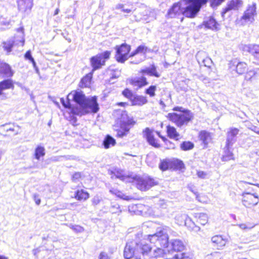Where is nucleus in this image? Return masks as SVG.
Returning a JSON list of instances; mask_svg holds the SVG:
<instances>
[{
  "instance_id": "obj_1",
  "label": "nucleus",
  "mask_w": 259,
  "mask_h": 259,
  "mask_svg": "<svg viewBox=\"0 0 259 259\" xmlns=\"http://www.w3.org/2000/svg\"><path fill=\"white\" fill-rule=\"evenodd\" d=\"M63 106L73 114L81 116L88 113H96L99 108L96 97L87 98L81 92L73 91L67 96V100L61 99Z\"/></svg>"
},
{
  "instance_id": "obj_2",
  "label": "nucleus",
  "mask_w": 259,
  "mask_h": 259,
  "mask_svg": "<svg viewBox=\"0 0 259 259\" xmlns=\"http://www.w3.org/2000/svg\"><path fill=\"white\" fill-rule=\"evenodd\" d=\"M207 2V0H180L173 4L168 10L166 16L172 18L183 15L187 18H193Z\"/></svg>"
},
{
  "instance_id": "obj_3",
  "label": "nucleus",
  "mask_w": 259,
  "mask_h": 259,
  "mask_svg": "<svg viewBox=\"0 0 259 259\" xmlns=\"http://www.w3.org/2000/svg\"><path fill=\"white\" fill-rule=\"evenodd\" d=\"M150 242L163 247L169 246L172 250L177 252L183 251L185 248L183 242L179 239H171L168 242L167 234L162 230L148 236Z\"/></svg>"
},
{
  "instance_id": "obj_4",
  "label": "nucleus",
  "mask_w": 259,
  "mask_h": 259,
  "mask_svg": "<svg viewBox=\"0 0 259 259\" xmlns=\"http://www.w3.org/2000/svg\"><path fill=\"white\" fill-rule=\"evenodd\" d=\"M149 250V248L145 241L132 240L126 243L123 256L126 259H147L145 258L144 256L147 254Z\"/></svg>"
},
{
  "instance_id": "obj_5",
  "label": "nucleus",
  "mask_w": 259,
  "mask_h": 259,
  "mask_svg": "<svg viewBox=\"0 0 259 259\" xmlns=\"http://www.w3.org/2000/svg\"><path fill=\"white\" fill-rule=\"evenodd\" d=\"M131 182L136 185L138 189L144 191H147L158 184L157 181L149 176H136L132 178Z\"/></svg>"
},
{
  "instance_id": "obj_6",
  "label": "nucleus",
  "mask_w": 259,
  "mask_h": 259,
  "mask_svg": "<svg viewBox=\"0 0 259 259\" xmlns=\"http://www.w3.org/2000/svg\"><path fill=\"white\" fill-rule=\"evenodd\" d=\"M168 119L178 126L186 125L191 120L192 115L189 111H183L180 113H170L167 115Z\"/></svg>"
},
{
  "instance_id": "obj_7",
  "label": "nucleus",
  "mask_w": 259,
  "mask_h": 259,
  "mask_svg": "<svg viewBox=\"0 0 259 259\" xmlns=\"http://www.w3.org/2000/svg\"><path fill=\"white\" fill-rule=\"evenodd\" d=\"M110 54V52L107 51L92 57L91 58V63L93 68V71L101 68L104 65L106 61L109 58Z\"/></svg>"
},
{
  "instance_id": "obj_8",
  "label": "nucleus",
  "mask_w": 259,
  "mask_h": 259,
  "mask_svg": "<svg viewBox=\"0 0 259 259\" xmlns=\"http://www.w3.org/2000/svg\"><path fill=\"white\" fill-rule=\"evenodd\" d=\"M116 59L117 62L123 63L128 59V55L131 50V46L126 44L115 47Z\"/></svg>"
},
{
  "instance_id": "obj_9",
  "label": "nucleus",
  "mask_w": 259,
  "mask_h": 259,
  "mask_svg": "<svg viewBox=\"0 0 259 259\" xmlns=\"http://www.w3.org/2000/svg\"><path fill=\"white\" fill-rule=\"evenodd\" d=\"M147 246L149 248V250L148 251L147 254L144 256L145 258L174 259V256L172 257H167L164 250L159 247L153 249L149 244H147Z\"/></svg>"
},
{
  "instance_id": "obj_10",
  "label": "nucleus",
  "mask_w": 259,
  "mask_h": 259,
  "mask_svg": "<svg viewBox=\"0 0 259 259\" xmlns=\"http://www.w3.org/2000/svg\"><path fill=\"white\" fill-rule=\"evenodd\" d=\"M243 205L246 207H251L257 205L259 202L258 196L256 193L244 192L242 194Z\"/></svg>"
},
{
  "instance_id": "obj_11",
  "label": "nucleus",
  "mask_w": 259,
  "mask_h": 259,
  "mask_svg": "<svg viewBox=\"0 0 259 259\" xmlns=\"http://www.w3.org/2000/svg\"><path fill=\"white\" fill-rule=\"evenodd\" d=\"M243 2L242 0H230L228 1L226 7L223 9L221 13L222 17L225 18V15L227 13H229V15H231V11H238L243 6Z\"/></svg>"
},
{
  "instance_id": "obj_12",
  "label": "nucleus",
  "mask_w": 259,
  "mask_h": 259,
  "mask_svg": "<svg viewBox=\"0 0 259 259\" xmlns=\"http://www.w3.org/2000/svg\"><path fill=\"white\" fill-rule=\"evenodd\" d=\"M256 4H252L251 5H249L247 9L244 12V14L241 18V21L242 23L247 22H252L254 19V16L256 15Z\"/></svg>"
},
{
  "instance_id": "obj_13",
  "label": "nucleus",
  "mask_w": 259,
  "mask_h": 259,
  "mask_svg": "<svg viewBox=\"0 0 259 259\" xmlns=\"http://www.w3.org/2000/svg\"><path fill=\"white\" fill-rule=\"evenodd\" d=\"M244 52H249L256 61H259V45L250 44L242 46Z\"/></svg>"
},
{
  "instance_id": "obj_14",
  "label": "nucleus",
  "mask_w": 259,
  "mask_h": 259,
  "mask_svg": "<svg viewBox=\"0 0 259 259\" xmlns=\"http://www.w3.org/2000/svg\"><path fill=\"white\" fill-rule=\"evenodd\" d=\"M14 88L13 81L12 79H7L0 82V99H4L6 98V94L3 91L5 90L12 89Z\"/></svg>"
},
{
  "instance_id": "obj_15",
  "label": "nucleus",
  "mask_w": 259,
  "mask_h": 259,
  "mask_svg": "<svg viewBox=\"0 0 259 259\" xmlns=\"http://www.w3.org/2000/svg\"><path fill=\"white\" fill-rule=\"evenodd\" d=\"M238 133L239 130L236 128H231L228 132L226 141V147L228 149L236 142V136L238 134Z\"/></svg>"
},
{
  "instance_id": "obj_16",
  "label": "nucleus",
  "mask_w": 259,
  "mask_h": 259,
  "mask_svg": "<svg viewBox=\"0 0 259 259\" xmlns=\"http://www.w3.org/2000/svg\"><path fill=\"white\" fill-rule=\"evenodd\" d=\"M135 123L136 122L133 119L128 116L126 111H122L121 112L120 124H122L123 128H126L125 125L133 126Z\"/></svg>"
},
{
  "instance_id": "obj_17",
  "label": "nucleus",
  "mask_w": 259,
  "mask_h": 259,
  "mask_svg": "<svg viewBox=\"0 0 259 259\" xmlns=\"http://www.w3.org/2000/svg\"><path fill=\"white\" fill-rule=\"evenodd\" d=\"M206 56V53L203 51L198 52L196 55V59L199 64H202L206 67H209L212 63L210 58L205 57Z\"/></svg>"
},
{
  "instance_id": "obj_18",
  "label": "nucleus",
  "mask_w": 259,
  "mask_h": 259,
  "mask_svg": "<svg viewBox=\"0 0 259 259\" xmlns=\"http://www.w3.org/2000/svg\"><path fill=\"white\" fill-rule=\"evenodd\" d=\"M15 125L11 123L0 125V134L6 136L5 133L13 132H15L14 135H16L18 134L19 132L15 129Z\"/></svg>"
},
{
  "instance_id": "obj_19",
  "label": "nucleus",
  "mask_w": 259,
  "mask_h": 259,
  "mask_svg": "<svg viewBox=\"0 0 259 259\" xmlns=\"http://www.w3.org/2000/svg\"><path fill=\"white\" fill-rule=\"evenodd\" d=\"M140 73L142 74H146L149 76H153L156 77H159L160 74L157 71L156 67L154 65H151L149 67H145L140 70Z\"/></svg>"
},
{
  "instance_id": "obj_20",
  "label": "nucleus",
  "mask_w": 259,
  "mask_h": 259,
  "mask_svg": "<svg viewBox=\"0 0 259 259\" xmlns=\"http://www.w3.org/2000/svg\"><path fill=\"white\" fill-rule=\"evenodd\" d=\"M111 178L113 179V177H115L116 178L119 179L125 182H131L130 180L131 178L126 176L124 171L121 169H115L114 171H111L110 172Z\"/></svg>"
},
{
  "instance_id": "obj_21",
  "label": "nucleus",
  "mask_w": 259,
  "mask_h": 259,
  "mask_svg": "<svg viewBox=\"0 0 259 259\" xmlns=\"http://www.w3.org/2000/svg\"><path fill=\"white\" fill-rule=\"evenodd\" d=\"M0 72L6 77H11L13 76L14 71L11 67L7 63H3L0 66Z\"/></svg>"
},
{
  "instance_id": "obj_22",
  "label": "nucleus",
  "mask_w": 259,
  "mask_h": 259,
  "mask_svg": "<svg viewBox=\"0 0 259 259\" xmlns=\"http://www.w3.org/2000/svg\"><path fill=\"white\" fill-rule=\"evenodd\" d=\"M17 4L18 9L22 12L30 9L32 6V0H17Z\"/></svg>"
},
{
  "instance_id": "obj_23",
  "label": "nucleus",
  "mask_w": 259,
  "mask_h": 259,
  "mask_svg": "<svg viewBox=\"0 0 259 259\" xmlns=\"http://www.w3.org/2000/svg\"><path fill=\"white\" fill-rule=\"evenodd\" d=\"M211 241L214 246L220 249L225 246L227 240L224 239L222 236L215 235L211 238Z\"/></svg>"
},
{
  "instance_id": "obj_24",
  "label": "nucleus",
  "mask_w": 259,
  "mask_h": 259,
  "mask_svg": "<svg viewBox=\"0 0 259 259\" xmlns=\"http://www.w3.org/2000/svg\"><path fill=\"white\" fill-rule=\"evenodd\" d=\"M130 83L135 87L141 88L148 84L146 78L142 76L139 78L132 79L130 80Z\"/></svg>"
},
{
  "instance_id": "obj_25",
  "label": "nucleus",
  "mask_w": 259,
  "mask_h": 259,
  "mask_svg": "<svg viewBox=\"0 0 259 259\" xmlns=\"http://www.w3.org/2000/svg\"><path fill=\"white\" fill-rule=\"evenodd\" d=\"M145 133L147 140L151 145L155 147H159V144L157 143L149 128H146L145 131Z\"/></svg>"
},
{
  "instance_id": "obj_26",
  "label": "nucleus",
  "mask_w": 259,
  "mask_h": 259,
  "mask_svg": "<svg viewBox=\"0 0 259 259\" xmlns=\"http://www.w3.org/2000/svg\"><path fill=\"white\" fill-rule=\"evenodd\" d=\"M203 24L205 27L212 30H217L219 25L215 20L212 17H209L208 20L204 21Z\"/></svg>"
},
{
  "instance_id": "obj_27",
  "label": "nucleus",
  "mask_w": 259,
  "mask_h": 259,
  "mask_svg": "<svg viewBox=\"0 0 259 259\" xmlns=\"http://www.w3.org/2000/svg\"><path fill=\"white\" fill-rule=\"evenodd\" d=\"M133 105L141 106L147 102L146 98L141 96H135L131 100Z\"/></svg>"
},
{
  "instance_id": "obj_28",
  "label": "nucleus",
  "mask_w": 259,
  "mask_h": 259,
  "mask_svg": "<svg viewBox=\"0 0 259 259\" xmlns=\"http://www.w3.org/2000/svg\"><path fill=\"white\" fill-rule=\"evenodd\" d=\"M89 194L87 191L81 189L77 190L75 193V198L78 200H86L89 198Z\"/></svg>"
},
{
  "instance_id": "obj_29",
  "label": "nucleus",
  "mask_w": 259,
  "mask_h": 259,
  "mask_svg": "<svg viewBox=\"0 0 259 259\" xmlns=\"http://www.w3.org/2000/svg\"><path fill=\"white\" fill-rule=\"evenodd\" d=\"M199 138L200 140L205 145L208 144L211 140V138L209 133L205 131H201L200 133Z\"/></svg>"
},
{
  "instance_id": "obj_30",
  "label": "nucleus",
  "mask_w": 259,
  "mask_h": 259,
  "mask_svg": "<svg viewBox=\"0 0 259 259\" xmlns=\"http://www.w3.org/2000/svg\"><path fill=\"white\" fill-rule=\"evenodd\" d=\"M197 222L202 225H205L208 222V216L205 213H197L195 214Z\"/></svg>"
},
{
  "instance_id": "obj_31",
  "label": "nucleus",
  "mask_w": 259,
  "mask_h": 259,
  "mask_svg": "<svg viewBox=\"0 0 259 259\" xmlns=\"http://www.w3.org/2000/svg\"><path fill=\"white\" fill-rule=\"evenodd\" d=\"M92 73H89L84 76L81 80L80 87L81 88L88 87L90 85L91 79L92 78Z\"/></svg>"
},
{
  "instance_id": "obj_32",
  "label": "nucleus",
  "mask_w": 259,
  "mask_h": 259,
  "mask_svg": "<svg viewBox=\"0 0 259 259\" xmlns=\"http://www.w3.org/2000/svg\"><path fill=\"white\" fill-rule=\"evenodd\" d=\"M115 144V140L110 135L106 136L103 141V145L106 149L109 148L111 146H114Z\"/></svg>"
},
{
  "instance_id": "obj_33",
  "label": "nucleus",
  "mask_w": 259,
  "mask_h": 259,
  "mask_svg": "<svg viewBox=\"0 0 259 259\" xmlns=\"http://www.w3.org/2000/svg\"><path fill=\"white\" fill-rule=\"evenodd\" d=\"M167 133L168 137L171 139H178L179 134L177 132L176 129L170 125L167 126Z\"/></svg>"
},
{
  "instance_id": "obj_34",
  "label": "nucleus",
  "mask_w": 259,
  "mask_h": 259,
  "mask_svg": "<svg viewBox=\"0 0 259 259\" xmlns=\"http://www.w3.org/2000/svg\"><path fill=\"white\" fill-rule=\"evenodd\" d=\"M126 128H124L122 127V124H120V129L117 131V135L120 138H122L125 136L128 133L130 129L132 126H125Z\"/></svg>"
},
{
  "instance_id": "obj_35",
  "label": "nucleus",
  "mask_w": 259,
  "mask_h": 259,
  "mask_svg": "<svg viewBox=\"0 0 259 259\" xmlns=\"http://www.w3.org/2000/svg\"><path fill=\"white\" fill-rule=\"evenodd\" d=\"M236 72L239 74H242L247 69V65L245 62H239L236 65Z\"/></svg>"
},
{
  "instance_id": "obj_36",
  "label": "nucleus",
  "mask_w": 259,
  "mask_h": 259,
  "mask_svg": "<svg viewBox=\"0 0 259 259\" xmlns=\"http://www.w3.org/2000/svg\"><path fill=\"white\" fill-rule=\"evenodd\" d=\"M14 41L13 39L7 40L3 42V47L7 52L8 54L12 51V48L14 46Z\"/></svg>"
},
{
  "instance_id": "obj_37",
  "label": "nucleus",
  "mask_w": 259,
  "mask_h": 259,
  "mask_svg": "<svg viewBox=\"0 0 259 259\" xmlns=\"http://www.w3.org/2000/svg\"><path fill=\"white\" fill-rule=\"evenodd\" d=\"M148 50V48L144 45L139 46L137 49L132 52L129 57H133L139 53L145 54Z\"/></svg>"
},
{
  "instance_id": "obj_38",
  "label": "nucleus",
  "mask_w": 259,
  "mask_h": 259,
  "mask_svg": "<svg viewBox=\"0 0 259 259\" xmlns=\"http://www.w3.org/2000/svg\"><path fill=\"white\" fill-rule=\"evenodd\" d=\"M45 155V149L41 146H38L35 150V157L39 160L40 157Z\"/></svg>"
},
{
  "instance_id": "obj_39",
  "label": "nucleus",
  "mask_w": 259,
  "mask_h": 259,
  "mask_svg": "<svg viewBox=\"0 0 259 259\" xmlns=\"http://www.w3.org/2000/svg\"><path fill=\"white\" fill-rule=\"evenodd\" d=\"M227 150L225 151V154L222 157V160L224 161H227L231 159H233V153L229 151V148L226 146Z\"/></svg>"
},
{
  "instance_id": "obj_40",
  "label": "nucleus",
  "mask_w": 259,
  "mask_h": 259,
  "mask_svg": "<svg viewBox=\"0 0 259 259\" xmlns=\"http://www.w3.org/2000/svg\"><path fill=\"white\" fill-rule=\"evenodd\" d=\"M194 144L190 142H184L181 144V148L183 150L186 151L192 149Z\"/></svg>"
},
{
  "instance_id": "obj_41",
  "label": "nucleus",
  "mask_w": 259,
  "mask_h": 259,
  "mask_svg": "<svg viewBox=\"0 0 259 259\" xmlns=\"http://www.w3.org/2000/svg\"><path fill=\"white\" fill-rule=\"evenodd\" d=\"M156 90L155 85H151L149 88L146 89V93L149 95L150 97H154L155 96V92Z\"/></svg>"
},
{
  "instance_id": "obj_42",
  "label": "nucleus",
  "mask_w": 259,
  "mask_h": 259,
  "mask_svg": "<svg viewBox=\"0 0 259 259\" xmlns=\"http://www.w3.org/2000/svg\"><path fill=\"white\" fill-rule=\"evenodd\" d=\"M122 94L123 95L126 97L127 98L129 99L131 101L132 100V99H133V97L134 96V95H133L132 92L127 89H125L123 92H122Z\"/></svg>"
},
{
  "instance_id": "obj_43",
  "label": "nucleus",
  "mask_w": 259,
  "mask_h": 259,
  "mask_svg": "<svg viewBox=\"0 0 259 259\" xmlns=\"http://www.w3.org/2000/svg\"><path fill=\"white\" fill-rule=\"evenodd\" d=\"M206 259H221V254L218 252H214L210 254L207 255Z\"/></svg>"
},
{
  "instance_id": "obj_44",
  "label": "nucleus",
  "mask_w": 259,
  "mask_h": 259,
  "mask_svg": "<svg viewBox=\"0 0 259 259\" xmlns=\"http://www.w3.org/2000/svg\"><path fill=\"white\" fill-rule=\"evenodd\" d=\"M70 228L76 233H81L84 231L83 228L79 225H71Z\"/></svg>"
},
{
  "instance_id": "obj_45",
  "label": "nucleus",
  "mask_w": 259,
  "mask_h": 259,
  "mask_svg": "<svg viewBox=\"0 0 259 259\" xmlns=\"http://www.w3.org/2000/svg\"><path fill=\"white\" fill-rule=\"evenodd\" d=\"M169 163L166 160L161 161L159 165V167L162 170H165L168 168Z\"/></svg>"
},
{
  "instance_id": "obj_46",
  "label": "nucleus",
  "mask_w": 259,
  "mask_h": 259,
  "mask_svg": "<svg viewBox=\"0 0 259 259\" xmlns=\"http://www.w3.org/2000/svg\"><path fill=\"white\" fill-rule=\"evenodd\" d=\"M174 259H191L186 256V254L184 253H177L174 255Z\"/></svg>"
},
{
  "instance_id": "obj_47",
  "label": "nucleus",
  "mask_w": 259,
  "mask_h": 259,
  "mask_svg": "<svg viewBox=\"0 0 259 259\" xmlns=\"http://www.w3.org/2000/svg\"><path fill=\"white\" fill-rule=\"evenodd\" d=\"M225 0H210V6L212 8H215L220 5Z\"/></svg>"
},
{
  "instance_id": "obj_48",
  "label": "nucleus",
  "mask_w": 259,
  "mask_h": 259,
  "mask_svg": "<svg viewBox=\"0 0 259 259\" xmlns=\"http://www.w3.org/2000/svg\"><path fill=\"white\" fill-rule=\"evenodd\" d=\"M256 73L253 70H250L248 71L245 76V78L247 80H251L252 77L255 76Z\"/></svg>"
},
{
  "instance_id": "obj_49",
  "label": "nucleus",
  "mask_w": 259,
  "mask_h": 259,
  "mask_svg": "<svg viewBox=\"0 0 259 259\" xmlns=\"http://www.w3.org/2000/svg\"><path fill=\"white\" fill-rule=\"evenodd\" d=\"M185 215L179 214L175 217V220L178 221V223L181 224L185 220Z\"/></svg>"
},
{
  "instance_id": "obj_50",
  "label": "nucleus",
  "mask_w": 259,
  "mask_h": 259,
  "mask_svg": "<svg viewBox=\"0 0 259 259\" xmlns=\"http://www.w3.org/2000/svg\"><path fill=\"white\" fill-rule=\"evenodd\" d=\"M101 201V198L99 196H95L92 200V204L94 205H98Z\"/></svg>"
},
{
  "instance_id": "obj_51",
  "label": "nucleus",
  "mask_w": 259,
  "mask_h": 259,
  "mask_svg": "<svg viewBox=\"0 0 259 259\" xmlns=\"http://www.w3.org/2000/svg\"><path fill=\"white\" fill-rule=\"evenodd\" d=\"M33 198L36 204L37 205H39L41 202V200L39 197V195L37 194H34L33 195Z\"/></svg>"
},
{
  "instance_id": "obj_52",
  "label": "nucleus",
  "mask_w": 259,
  "mask_h": 259,
  "mask_svg": "<svg viewBox=\"0 0 259 259\" xmlns=\"http://www.w3.org/2000/svg\"><path fill=\"white\" fill-rule=\"evenodd\" d=\"M197 176L201 179H205L207 176V174L203 171H198L197 172Z\"/></svg>"
},
{
  "instance_id": "obj_53",
  "label": "nucleus",
  "mask_w": 259,
  "mask_h": 259,
  "mask_svg": "<svg viewBox=\"0 0 259 259\" xmlns=\"http://www.w3.org/2000/svg\"><path fill=\"white\" fill-rule=\"evenodd\" d=\"M24 57L25 59L29 60L30 61H31L32 60H33V58L31 56V52L30 51H28L25 53Z\"/></svg>"
},
{
  "instance_id": "obj_54",
  "label": "nucleus",
  "mask_w": 259,
  "mask_h": 259,
  "mask_svg": "<svg viewBox=\"0 0 259 259\" xmlns=\"http://www.w3.org/2000/svg\"><path fill=\"white\" fill-rule=\"evenodd\" d=\"M99 259H110V258H109V257L106 253L102 252L100 254Z\"/></svg>"
},
{
  "instance_id": "obj_55",
  "label": "nucleus",
  "mask_w": 259,
  "mask_h": 259,
  "mask_svg": "<svg viewBox=\"0 0 259 259\" xmlns=\"http://www.w3.org/2000/svg\"><path fill=\"white\" fill-rule=\"evenodd\" d=\"M109 191L111 193L115 194V195L118 196V197H120V192L119 191H118L117 190L112 189H110Z\"/></svg>"
},
{
  "instance_id": "obj_56",
  "label": "nucleus",
  "mask_w": 259,
  "mask_h": 259,
  "mask_svg": "<svg viewBox=\"0 0 259 259\" xmlns=\"http://www.w3.org/2000/svg\"><path fill=\"white\" fill-rule=\"evenodd\" d=\"M81 177V174L80 172H75L72 176V180L73 181L76 180L80 178Z\"/></svg>"
},
{
  "instance_id": "obj_57",
  "label": "nucleus",
  "mask_w": 259,
  "mask_h": 259,
  "mask_svg": "<svg viewBox=\"0 0 259 259\" xmlns=\"http://www.w3.org/2000/svg\"><path fill=\"white\" fill-rule=\"evenodd\" d=\"M123 7H124V5L121 4H118L116 5L115 9L122 10V9H123Z\"/></svg>"
},
{
  "instance_id": "obj_58",
  "label": "nucleus",
  "mask_w": 259,
  "mask_h": 259,
  "mask_svg": "<svg viewBox=\"0 0 259 259\" xmlns=\"http://www.w3.org/2000/svg\"><path fill=\"white\" fill-rule=\"evenodd\" d=\"M252 131L254 132L255 133L259 135V128L256 126H254L253 128L251 129Z\"/></svg>"
},
{
  "instance_id": "obj_59",
  "label": "nucleus",
  "mask_w": 259,
  "mask_h": 259,
  "mask_svg": "<svg viewBox=\"0 0 259 259\" xmlns=\"http://www.w3.org/2000/svg\"><path fill=\"white\" fill-rule=\"evenodd\" d=\"M122 11L124 13H129L131 12V10L128 9H122Z\"/></svg>"
},
{
  "instance_id": "obj_60",
  "label": "nucleus",
  "mask_w": 259,
  "mask_h": 259,
  "mask_svg": "<svg viewBox=\"0 0 259 259\" xmlns=\"http://www.w3.org/2000/svg\"><path fill=\"white\" fill-rule=\"evenodd\" d=\"M32 252L34 255H36V254L39 252V250L38 248L34 249L33 250Z\"/></svg>"
},
{
  "instance_id": "obj_61",
  "label": "nucleus",
  "mask_w": 259,
  "mask_h": 259,
  "mask_svg": "<svg viewBox=\"0 0 259 259\" xmlns=\"http://www.w3.org/2000/svg\"><path fill=\"white\" fill-rule=\"evenodd\" d=\"M239 227L240 228L242 229H245L246 228V226L245 224H240L239 225Z\"/></svg>"
},
{
  "instance_id": "obj_62",
  "label": "nucleus",
  "mask_w": 259,
  "mask_h": 259,
  "mask_svg": "<svg viewBox=\"0 0 259 259\" xmlns=\"http://www.w3.org/2000/svg\"><path fill=\"white\" fill-rule=\"evenodd\" d=\"M181 109H182V107H175V108L173 109V110H174V111H181Z\"/></svg>"
},
{
  "instance_id": "obj_63",
  "label": "nucleus",
  "mask_w": 259,
  "mask_h": 259,
  "mask_svg": "<svg viewBox=\"0 0 259 259\" xmlns=\"http://www.w3.org/2000/svg\"><path fill=\"white\" fill-rule=\"evenodd\" d=\"M31 62L32 63V64H33V67H34V68H35L36 67H37L36 66V63H35V61H34V59H33V60H32L31 61Z\"/></svg>"
},
{
  "instance_id": "obj_64",
  "label": "nucleus",
  "mask_w": 259,
  "mask_h": 259,
  "mask_svg": "<svg viewBox=\"0 0 259 259\" xmlns=\"http://www.w3.org/2000/svg\"><path fill=\"white\" fill-rule=\"evenodd\" d=\"M0 259H9V258L7 256L0 255Z\"/></svg>"
}]
</instances>
